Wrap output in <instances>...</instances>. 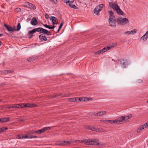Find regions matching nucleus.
<instances>
[{
	"mask_svg": "<svg viewBox=\"0 0 148 148\" xmlns=\"http://www.w3.org/2000/svg\"><path fill=\"white\" fill-rule=\"evenodd\" d=\"M116 21L118 24L121 25L126 24L129 22L128 19L121 17H119L117 18L116 19Z\"/></svg>",
	"mask_w": 148,
	"mask_h": 148,
	"instance_id": "f257e3e1",
	"label": "nucleus"
},
{
	"mask_svg": "<svg viewBox=\"0 0 148 148\" xmlns=\"http://www.w3.org/2000/svg\"><path fill=\"white\" fill-rule=\"evenodd\" d=\"M69 95L65 93H60V94H56L55 95H50L49 96V97L50 98H54L55 97H57L58 98H61L63 97H69Z\"/></svg>",
	"mask_w": 148,
	"mask_h": 148,
	"instance_id": "f03ea898",
	"label": "nucleus"
},
{
	"mask_svg": "<svg viewBox=\"0 0 148 148\" xmlns=\"http://www.w3.org/2000/svg\"><path fill=\"white\" fill-rule=\"evenodd\" d=\"M108 21L109 23L111 26L112 27H115L116 26L115 16L111 18L109 17Z\"/></svg>",
	"mask_w": 148,
	"mask_h": 148,
	"instance_id": "7ed1b4c3",
	"label": "nucleus"
},
{
	"mask_svg": "<svg viewBox=\"0 0 148 148\" xmlns=\"http://www.w3.org/2000/svg\"><path fill=\"white\" fill-rule=\"evenodd\" d=\"M51 129V127H44L41 130H38L35 131L36 133L39 134H41L42 133H44L45 131L47 130H49Z\"/></svg>",
	"mask_w": 148,
	"mask_h": 148,
	"instance_id": "20e7f679",
	"label": "nucleus"
},
{
	"mask_svg": "<svg viewBox=\"0 0 148 148\" xmlns=\"http://www.w3.org/2000/svg\"><path fill=\"white\" fill-rule=\"evenodd\" d=\"M93 139L89 138L86 139V145H99V143L96 142H94L93 143Z\"/></svg>",
	"mask_w": 148,
	"mask_h": 148,
	"instance_id": "39448f33",
	"label": "nucleus"
},
{
	"mask_svg": "<svg viewBox=\"0 0 148 148\" xmlns=\"http://www.w3.org/2000/svg\"><path fill=\"white\" fill-rule=\"evenodd\" d=\"M118 61L120 62V63L121 64L123 68L126 67V62H127V60L126 59H121L118 60Z\"/></svg>",
	"mask_w": 148,
	"mask_h": 148,
	"instance_id": "423d86ee",
	"label": "nucleus"
},
{
	"mask_svg": "<svg viewBox=\"0 0 148 148\" xmlns=\"http://www.w3.org/2000/svg\"><path fill=\"white\" fill-rule=\"evenodd\" d=\"M58 23H57V22H52V24L53 25L52 26H50L47 25V24H45L43 23H42V25L45 27L48 28L49 29H53L55 27V26H54V25L55 24H57Z\"/></svg>",
	"mask_w": 148,
	"mask_h": 148,
	"instance_id": "0eeeda50",
	"label": "nucleus"
},
{
	"mask_svg": "<svg viewBox=\"0 0 148 148\" xmlns=\"http://www.w3.org/2000/svg\"><path fill=\"white\" fill-rule=\"evenodd\" d=\"M106 113V112L105 111H101L97 113H95L93 115L96 116H100L103 115H105Z\"/></svg>",
	"mask_w": 148,
	"mask_h": 148,
	"instance_id": "6e6552de",
	"label": "nucleus"
},
{
	"mask_svg": "<svg viewBox=\"0 0 148 148\" xmlns=\"http://www.w3.org/2000/svg\"><path fill=\"white\" fill-rule=\"evenodd\" d=\"M27 5L25 6L26 7H29L30 8L34 10H35L36 9V7L33 4L29 2H27Z\"/></svg>",
	"mask_w": 148,
	"mask_h": 148,
	"instance_id": "1a4fd4ad",
	"label": "nucleus"
},
{
	"mask_svg": "<svg viewBox=\"0 0 148 148\" xmlns=\"http://www.w3.org/2000/svg\"><path fill=\"white\" fill-rule=\"evenodd\" d=\"M31 24L33 25H36L38 23V22L35 17L33 18L30 22Z\"/></svg>",
	"mask_w": 148,
	"mask_h": 148,
	"instance_id": "9d476101",
	"label": "nucleus"
},
{
	"mask_svg": "<svg viewBox=\"0 0 148 148\" xmlns=\"http://www.w3.org/2000/svg\"><path fill=\"white\" fill-rule=\"evenodd\" d=\"M4 26L6 28L7 30L9 32H13L14 31V29L10 25H7L4 24Z\"/></svg>",
	"mask_w": 148,
	"mask_h": 148,
	"instance_id": "9b49d317",
	"label": "nucleus"
},
{
	"mask_svg": "<svg viewBox=\"0 0 148 148\" xmlns=\"http://www.w3.org/2000/svg\"><path fill=\"white\" fill-rule=\"evenodd\" d=\"M43 34H40L39 36V39L41 41H46L47 40V37L43 35Z\"/></svg>",
	"mask_w": 148,
	"mask_h": 148,
	"instance_id": "f8f14e48",
	"label": "nucleus"
},
{
	"mask_svg": "<svg viewBox=\"0 0 148 148\" xmlns=\"http://www.w3.org/2000/svg\"><path fill=\"white\" fill-rule=\"evenodd\" d=\"M110 6L115 10L117 8H119V6L116 3H113L112 4L110 3Z\"/></svg>",
	"mask_w": 148,
	"mask_h": 148,
	"instance_id": "ddd939ff",
	"label": "nucleus"
},
{
	"mask_svg": "<svg viewBox=\"0 0 148 148\" xmlns=\"http://www.w3.org/2000/svg\"><path fill=\"white\" fill-rule=\"evenodd\" d=\"M35 29L36 32H38L40 33H42L43 34V33L45 29L40 27H38L36 28H35Z\"/></svg>",
	"mask_w": 148,
	"mask_h": 148,
	"instance_id": "4468645a",
	"label": "nucleus"
},
{
	"mask_svg": "<svg viewBox=\"0 0 148 148\" xmlns=\"http://www.w3.org/2000/svg\"><path fill=\"white\" fill-rule=\"evenodd\" d=\"M148 38V32H147L141 38V39L144 41H146Z\"/></svg>",
	"mask_w": 148,
	"mask_h": 148,
	"instance_id": "2eb2a0df",
	"label": "nucleus"
},
{
	"mask_svg": "<svg viewBox=\"0 0 148 148\" xmlns=\"http://www.w3.org/2000/svg\"><path fill=\"white\" fill-rule=\"evenodd\" d=\"M124 121L122 116H120L116 119V123H119L120 122Z\"/></svg>",
	"mask_w": 148,
	"mask_h": 148,
	"instance_id": "dca6fc26",
	"label": "nucleus"
},
{
	"mask_svg": "<svg viewBox=\"0 0 148 148\" xmlns=\"http://www.w3.org/2000/svg\"><path fill=\"white\" fill-rule=\"evenodd\" d=\"M115 10L116 11L117 13L121 15H123V13L122 10L120 9L119 7L118 8H117Z\"/></svg>",
	"mask_w": 148,
	"mask_h": 148,
	"instance_id": "f3484780",
	"label": "nucleus"
},
{
	"mask_svg": "<svg viewBox=\"0 0 148 148\" xmlns=\"http://www.w3.org/2000/svg\"><path fill=\"white\" fill-rule=\"evenodd\" d=\"M145 128H146L145 126L144 125H141L138 128L137 130V132L138 133H140L141 130Z\"/></svg>",
	"mask_w": 148,
	"mask_h": 148,
	"instance_id": "a211bd4d",
	"label": "nucleus"
},
{
	"mask_svg": "<svg viewBox=\"0 0 148 148\" xmlns=\"http://www.w3.org/2000/svg\"><path fill=\"white\" fill-rule=\"evenodd\" d=\"M66 5H67L69 6L70 8H73L75 9H78V8L74 4H71L70 3H69L68 4V3H66Z\"/></svg>",
	"mask_w": 148,
	"mask_h": 148,
	"instance_id": "6ab92c4d",
	"label": "nucleus"
},
{
	"mask_svg": "<svg viewBox=\"0 0 148 148\" xmlns=\"http://www.w3.org/2000/svg\"><path fill=\"white\" fill-rule=\"evenodd\" d=\"M132 114H130L128 116H122V117L124 121H126L130 118L132 117Z\"/></svg>",
	"mask_w": 148,
	"mask_h": 148,
	"instance_id": "aec40b11",
	"label": "nucleus"
},
{
	"mask_svg": "<svg viewBox=\"0 0 148 148\" xmlns=\"http://www.w3.org/2000/svg\"><path fill=\"white\" fill-rule=\"evenodd\" d=\"M50 20L52 21V22H56L58 23V21L57 18L54 16H51L50 17Z\"/></svg>",
	"mask_w": 148,
	"mask_h": 148,
	"instance_id": "412c9836",
	"label": "nucleus"
},
{
	"mask_svg": "<svg viewBox=\"0 0 148 148\" xmlns=\"http://www.w3.org/2000/svg\"><path fill=\"white\" fill-rule=\"evenodd\" d=\"M30 105V103H21V108H25V107H29Z\"/></svg>",
	"mask_w": 148,
	"mask_h": 148,
	"instance_id": "4be33fe9",
	"label": "nucleus"
},
{
	"mask_svg": "<svg viewBox=\"0 0 148 148\" xmlns=\"http://www.w3.org/2000/svg\"><path fill=\"white\" fill-rule=\"evenodd\" d=\"M2 123L6 122L9 121L10 119L9 117H5L1 118Z\"/></svg>",
	"mask_w": 148,
	"mask_h": 148,
	"instance_id": "5701e85b",
	"label": "nucleus"
},
{
	"mask_svg": "<svg viewBox=\"0 0 148 148\" xmlns=\"http://www.w3.org/2000/svg\"><path fill=\"white\" fill-rule=\"evenodd\" d=\"M43 34H45L48 36L51 35V34L50 31H48V30L45 29Z\"/></svg>",
	"mask_w": 148,
	"mask_h": 148,
	"instance_id": "b1692460",
	"label": "nucleus"
},
{
	"mask_svg": "<svg viewBox=\"0 0 148 148\" xmlns=\"http://www.w3.org/2000/svg\"><path fill=\"white\" fill-rule=\"evenodd\" d=\"M62 1L68 4L69 3H73L74 1V0H63Z\"/></svg>",
	"mask_w": 148,
	"mask_h": 148,
	"instance_id": "393cba45",
	"label": "nucleus"
},
{
	"mask_svg": "<svg viewBox=\"0 0 148 148\" xmlns=\"http://www.w3.org/2000/svg\"><path fill=\"white\" fill-rule=\"evenodd\" d=\"M77 97L71 98L68 99V100L70 102H75L77 101Z\"/></svg>",
	"mask_w": 148,
	"mask_h": 148,
	"instance_id": "a878e982",
	"label": "nucleus"
},
{
	"mask_svg": "<svg viewBox=\"0 0 148 148\" xmlns=\"http://www.w3.org/2000/svg\"><path fill=\"white\" fill-rule=\"evenodd\" d=\"M12 108H21V104L13 105L12 106Z\"/></svg>",
	"mask_w": 148,
	"mask_h": 148,
	"instance_id": "bb28decb",
	"label": "nucleus"
},
{
	"mask_svg": "<svg viewBox=\"0 0 148 148\" xmlns=\"http://www.w3.org/2000/svg\"><path fill=\"white\" fill-rule=\"evenodd\" d=\"M21 28V24L20 23H18L17 25V28L14 29V31H19Z\"/></svg>",
	"mask_w": 148,
	"mask_h": 148,
	"instance_id": "cd10ccee",
	"label": "nucleus"
},
{
	"mask_svg": "<svg viewBox=\"0 0 148 148\" xmlns=\"http://www.w3.org/2000/svg\"><path fill=\"white\" fill-rule=\"evenodd\" d=\"M92 99H93L91 98L85 97H84V99L83 100V101H86L89 100L92 101Z\"/></svg>",
	"mask_w": 148,
	"mask_h": 148,
	"instance_id": "c85d7f7f",
	"label": "nucleus"
},
{
	"mask_svg": "<svg viewBox=\"0 0 148 148\" xmlns=\"http://www.w3.org/2000/svg\"><path fill=\"white\" fill-rule=\"evenodd\" d=\"M36 31L35 30V28L33 29L30 30L28 32V34H32L35 33L36 32Z\"/></svg>",
	"mask_w": 148,
	"mask_h": 148,
	"instance_id": "c756f323",
	"label": "nucleus"
},
{
	"mask_svg": "<svg viewBox=\"0 0 148 148\" xmlns=\"http://www.w3.org/2000/svg\"><path fill=\"white\" fill-rule=\"evenodd\" d=\"M63 22H62L61 23H60V24L59 26V27L57 32H56V33H58L59 32V31H60V30L61 29L62 27V26L63 25Z\"/></svg>",
	"mask_w": 148,
	"mask_h": 148,
	"instance_id": "7c9ffc66",
	"label": "nucleus"
},
{
	"mask_svg": "<svg viewBox=\"0 0 148 148\" xmlns=\"http://www.w3.org/2000/svg\"><path fill=\"white\" fill-rule=\"evenodd\" d=\"M109 15H110V16H109V17H114V16H115L114 15H113V14H114V12L112 11H110L109 12Z\"/></svg>",
	"mask_w": 148,
	"mask_h": 148,
	"instance_id": "2f4dec72",
	"label": "nucleus"
},
{
	"mask_svg": "<svg viewBox=\"0 0 148 148\" xmlns=\"http://www.w3.org/2000/svg\"><path fill=\"white\" fill-rule=\"evenodd\" d=\"M56 144L59 145H64V141H60L56 143Z\"/></svg>",
	"mask_w": 148,
	"mask_h": 148,
	"instance_id": "473e14b6",
	"label": "nucleus"
},
{
	"mask_svg": "<svg viewBox=\"0 0 148 148\" xmlns=\"http://www.w3.org/2000/svg\"><path fill=\"white\" fill-rule=\"evenodd\" d=\"M103 52L102 51H101V49L99 50L98 51L95 52V55H97V54H101V53H103Z\"/></svg>",
	"mask_w": 148,
	"mask_h": 148,
	"instance_id": "72a5a7b5",
	"label": "nucleus"
},
{
	"mask_svg": "<svg viewBox=\"0 0 148 148\" xmlns=\"http://www.w3.org/2000/svg\"><path fill=\"white\" fill-rule=\"evenodd\" d=\"M97 6L94 10V13L97 15L99 13L97 11Z\"/></svg>",
	"mask_w": 148,
	"mask_h": 148,
	"instance_id": "f704fd0d",
	"label": "nucleus"
},
{
	"mask_svg": "<svg viewBox=\"0 0 148 148\" xmlns=\"http://www.w3.org/2000/svg\"><path fill=\"white\" fill-rule=\"evenodd\" d=\"M35 58L34 57H31L27 59V60L29 62H31V61L34 60Z\"/></svg>",
	"mask_w": 148,
	"mask_h": 148,
	"instance_id": "c9c22d12",
	"label": "nucleus"
},
{
	"mask_svg": "<svg viewBox=\"0 0 148 148\" xmlns=\"http://www.w3.org/2000/svg\"><path fill=\"white\" fill-rule=\"evenodd\" d=\"M137 31V30L136 29H134L130 31V34H133L136 33V32Z\"/></svg>",
	"mask_w": 148,
	"mask_h": 148,
	"instance_id": "e433bc0d",
	"label": "nucleus"
},
{
	"mask_svg": "<svg viewBox=\"0 0 148 148\" xmlns=\"http://www.w3.org/2000/svg\"><path fill=\"white\" fill-rule=\"evenodd\" d=\"M77 101H83V100L84 99V98H78L77 97Z\"/></svg>",
	"mask_w": 148,
	"mask_h": 148,
	"instance_id": "4c0bfd02",
	"label": "nucleus"
},
{
	"mask_svg": "<svg viewBox=\"0 0 148 148\" xmlns=\"http://www.w3.org/2000/svg\"><path fill=\"white\" fill-rule=\"evenodd\" d=\"M64 145H66L67 144H69L71 143H72L70 141H64Z\"/></svg>",
	"mask_w": 148,
	"mask_h": 148,
	"instance_id": "58836bf2",
	"label": "nucleus"
},
{
	"mask_svg": "<svg viewBox=\"0 0 148 148\" xmlns=\"http://www.w3.org/2000/svg\"><path fill=\"white\" fill-rule=\"evenodd\" d=\"M1 73L2 74H8V71H7V70H4L2 71Z\"/></svg>",
	"mask_w": 148,
	"mask_h": 148,
	"instance_id": "ea45409f",
	"label": "nucleus"
},
{
	"mask_svg": "<svg viewBox=\"0 0 148 148\" xmlns=\"http://www.w3.org/2000/svg\"><path fill=\"white\" fill-rule=\"evenodd\" d=\"M17 138L19 139H23V135H18L17 136Z\"/></svg>",
	"mask_w": 148,
	"mask_h": 148,
	"instance_id": "a19ab883",
	"label": "nucleus"
},
{
	"mask_svg": "<svg viewBox=\"0 0 148 148\" xmlns=\"http://www.w3.org/2000/svg\"><path fill=\"white\" fill-rule=\"evenodd\" d=\"M21 9L18 8H16L15 9V12H20L21 11Z\"/></svg>",
	"mask_w": 148,
	"mask_h": 148,
	"instance_id": "79ce46f5",
	"label": "nucleus"
},
{
	"mask_svg": "<svg viewBox=\"0 0 148 148\" xmlns=\"http://www.w3.org/2000/svg\"><path fill=\"white\" fill-rule=\"evenodd\" d=\"M30 138V136H27L26 135L25 136H23V138Z\"/></svg>",
	"mask_w": 148,
	"mask_h": 148,
	"instance_id": "37998d69",
	"label": "nucleus"
},
{
	"mask_svg": "<svg viewBox=\"0 0 148 148\" xmlns=\"http://www.w3.org/2000/svg\"><path fill=\"white\" fill-rule=\"evenodd\" d=\"M36 106H37V105H35L34 104H30V105L29 108L34 107Z\"/></svg>",
	"mask_w": 148,
	"mask_h": 148,
	"instance_id": "c03bdc74",
	"label": "nucleus"
},
{
	"mask_svg": "<svg viewBox=\"0 0 148 148\" xmlns=\"http://www.w3.org/2000/svg\"><path fill=\"white\" fill-rule=\"evenodd\" d=\"M103 4H100L98 6H97L100 9H101L102 10V9L103 8Z\"/></svg>",
	"mask_w": 148,
	"mask_h": 148,
	"instance_id": "a18cd8bd",
	"label": "nucleus"
},
{
	"mask_svg": "<svg viewBox=\"0 0 148 148\" xmlns=\"http://www.w3.org/2000/svg\"><path fill=\"white\" fill-rule=\"evenodd\" d=\"M35 131L34 130H31L28 132V133L29 134H33L36 133L35 132Z\"/></svg>",
	"mask_w": 148,
	"mask_h": 148,
	"instance_id": "49530a36",
	"label": "nucleus"
},
{
	"mask_svg": "<svg viewBox=\"0 0 148 148\" xmlns=\"http://www.w3.org/2000/svg\"><path fill=\"white\" fill-rule=\"evenodd\" d=\"M110 123L113 124L114 123H116V120H110Z\"/></svg>",
	"mask_w": 148,
	"mask_h": 148,
	"instance_id": "de8ad7c7",
	"label": "nucleus"
},
{
	"mask_svg": "<svg viewBox=\"0 0 148 148\" xmlns=\"http://www.w3.org/2000/svg\"><path fill=\"white\" fill-rule=\"evenodd\" d=\"M80 142L84 143L85 144H86V139L81 140L80 141H79Z\"/></svg>",
	"mask_w": 148,
	"mask_h": 148,
	"instance_id": "09e8293b",
	"label": "nucleus"
},
{
	"mask_svg": "<svg viewBox=\"0 0 148 148\" xmlns=\"http://www.w3.org/2000/svg\"><path fill=\"white\" fill-rule=\"evenodd\" d=\"M2 131L3 132H4V131L8 129V128L6 127H2Z\"/></svg>",
	"mask_w": 148,
	"mask_h": 148,
	"instance_id": "8fccbe9b",
	"label": "nucleus"
},
{
	"mask_svg": "<svg viewBox=\"0 0 148 148\" xmlns=\"http://www.w3.org/2000/svg\"><path fill=\"white\" fill-rule=\"evenodd\" d=\"M45 17L46 19H48L49 18V15L47 14L46 13L45 14Z\"/></svg>",
	"mask_w": 148,
	"mask_h": 148,
	"instance_id": "3c124183",
	"label": "nucleus"
},
{
	"mask_svg": "<svg viewBox=\"0 0 148 148\" xmlns=\"http://www.w3.org/2000/svg\"><path fill=\"white\" fill-rule=\"evenodd\" d=\"M101 51H102L103 52H104L107 51L106 47H104L103 49H101Z\"/></svg>",
	"mask_w": 148,
	"mask_h": 148,
	"instance_id": "603ef678",
	"label": "nucleus"
},
{
	"mask_svg": "<svg viewBox=\"0 0 148 148\" xmlns=\"http://www.w3.org/2000/svg\"><path fill=\"white\" fill-rule=\"evenodd\" d=\"M50 1L53 3H54L55 4H56L57 3V0H50Z\"/></svg>",
	"mask_w": 148,
	"mask_h": 148,
	"instance_id": "864d4df0",
	"label": "nucleus"
},
{
	"mask_svg": "<svg viewBox=\"0 0 148 148\" xmlns=\"http://www.w3.org/2000/svg\"><path fill=\"white\" fill-rule=\"evenodd\" d=\"M7 71H8V73L13 72L14 71L12 70H8Z\"/></svg>",
	"mask_w": 148,
	"mask_h": 148,
	"instance_id": "5fc2aeb1",
	"label": "nucleus"
},
{
	"mask_svg": "<svg viewBox=\"0 0 148 148\" xmlns=\"http://www.w3.org/2000/svg\"><path fill=\"white\" fill-rule=\"evenodd\" d=\"M106 49H107V51L108 50H109L110 49H111L112 48L110 46V45L106 47Z\"/></svg>",
	"mask_w": 148,
	"mask_h": 148,
	"instance_id": "6e6d98bb",
	"label": "nucleus"
},
{
	"mask_svg": "<svg viewBox=\"0 0 148 148\" xmlns=\"http://www.w3.org/2000/svg\"><path fill=\"white\" fill-rule=\"evenodd\" d=\"M124 34H127V35H129V34H130V31L125 32Z\"/></svg>",
	"mask_w": 148,
	"mask_h": 148,
	"instance_id": "4d7b16f0",
	"label": "nucleus"
},
{
	"mask_svg": "<svg viewBox=\"0 0 148 148\" xmlns=\"http://www.w3.org/2000/svg\"><path fill=\"white\" fill-rule=\"evenodd\" d=\"M37 138V136H30V138Z\"/></svg>",
	"mask_w": 148,
	"mask_h": 148,
	"instance_id": "13d9d810",
	"label": "nucleus"
},
{
	"mask_svg": "<svg viewBox=\"0 0 148 148\" xmlns=\"http://www.w3.org/2000/svg\"><path fill=\"white\" fill-rule=\"evenodd\" d=\"M93 143L95 142H97V141L98 140V139H93Z\"/></svg>",
	"mask_w": 148,
	"mask_h": 148,
	"instance_id": "bf43d9fd",
	"label": "nucleus"
},
{
	"mask_svg": "<svg viewBox=\"0 0 148 148\" xmlns=\"http://www.w3.org/2000/svg\"><path fill=\"white\" fill-rule=\"evenodd\" d=\"M144 125H145L146 128L148 127V121L146 123L144 124Z\"/></svg>",
	"mask_w": 148,
	"mask_h": 148,
	"instance_id": "052dcab7",
	"label": "nucleus"
},
{
	"mask_svg": "<svg viewBox=\"0 0 148 148\" xmlns=\"http://www.w3.org/2000/svg\"><path fill=\"white\" fill-rule=\"evenodd\" d=\"M90 130H91L94 131L95 130V128L94 127H90V128H89Z\"/></svg>",
	"mask_w": 148,
	"mask_h": 148,
	"instance_id": "680f3d73",
	"label": "nucleus"
},
{
	"mask_svg": "<svg viewBox=\"0 0 148 148\" xmlns=\"http://www.w3.org/2000/svg\"><path fill=\"white\" fill-rule=\"evenodd\" d=\"M107 120H101V121L103 122V123H106Z\"/></svg>",
	"mask_w": 148,
	"mask_h": 148,
	"instance_id": "e2e57ef3",
	"label": "nucleus"
},
{
	"mask_svg": "<svg viewBox=\"0 0 148 148\" xmlns=\"http://www.w3.org/2000/svg\"><path fill=\"white\" fill-rule=\"evenodd\" d=\"M115 44L114 43H112L111 45H110V46L111 47V48L114 47L115 46Z\"/></svg>",
	"mask_w": 148,
	"mask_h": 148,
	"instance_id": "0e129e2a",
	"label": "nucleus"
},
{
	"mask_svg": "<svg viewBox=\"0 0 148 148\" xmlns=\"http://www.w3.org/2000/svg\"><path fill=\"white\" fill-rule=\"evenodd\" d=\"M97 11L99 13V12H100V11H101V9H100L99 8L98 6H97Z\"/></svg>",
	"mask_w": 148,
	"mask_h": 148,
	"instance_id": "69168bd1",
	"label": "nucleus"
},
{
	"mask_svg": "<svg viewBox=\"0 0 148 148\" xmlns=\"http://www.w3.org/2000/svg\"><path fill=\"white\" fill-rule=\"evenodd\" d=\"M137 82L138 83H141L143 82V81L140 79H138Z\"/></svg>",
	"mask_w": 148,
	"mask_h": 148,
	"instance_id": "338daca9",
	"label": "nucleus"
},
{
	"mask_svg": "<svg viewBox=\"0 0 148 148\" xmlns=\"http://www.w3.org/2000/svg\"><path fill=\"white\" fill-rule=\"evenodd\" d=\"M8 108L9 109H11L12 108V106H10L8 107Z\"/></svg>",
	"mask_w": 148,
	"mask_h": 148,
	"instance_id": "774afa93",
	"label": "nucleus"
}]
</instances>
